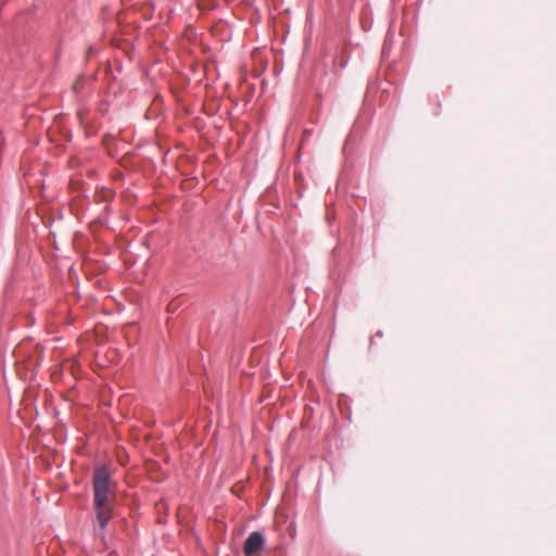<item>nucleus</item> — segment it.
<instances>
[{
    "label": "nucleus",
    "mask_w": 556,
    "mask_h": 556,
    "mask_svg": "<svg viewBox=\"0 0 556 556\" xmlns=\"http://www.w3.org/2000/svg\"><path fill=\"white\" fill-rule=\"evenodd\" d=\"M115 486L116 482L112 478L110 467L97 465L92 472L94 534L102 542H105V529L114 516Z\"/></svg>",
    "instance_id": "1"
},
{
    "label": "nucleus",
    "mask_w": 556,
    "mask_h": 556,
    "mask_svg": "<svg viewBox=\"0 0 556 556\" xmlns=\"http://www.w3.org/2000/svg\"><path fill=\"white\" fill-rule=\"evenodd\" d=\"M265 535L261 531H253L244 541L243 553L244 556H255L265 546Z\"/></svg>",
    "instance_id": "2"
},
{
    "label": "nucleus",
    "mask_w": 556,
    "mask_h": 556,
    "mask_svg": "<svg viewBox=\"0 0 556 556\" xmlns=\"http://www.w3.org/2000/svg\"><path fill=\"white\" fill-rule=\"evenodd\" d=\"M376 336H377V337H382V331H381V330H378V331L376 332Z\"/></svg>",
    "instance_id": "3"
}]
</instances>
